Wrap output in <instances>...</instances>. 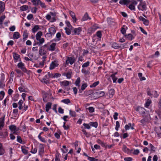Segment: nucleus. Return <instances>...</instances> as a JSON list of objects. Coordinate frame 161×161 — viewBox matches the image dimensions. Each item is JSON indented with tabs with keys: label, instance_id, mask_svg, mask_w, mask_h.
<instances>
[{
	"label": "nucleus",
	"instance_id": "nucleus-1",
	"mask_svg": "<svg viewBox=\"0 0 161 161\" xmlns=\"http://www.w3.org/2000/svg\"><path fill=\"white\" fill-rule=\"evenodd\" d=\"M48 50L47 49L45 45L41 47L39 49V54L40 56H42L43 59L46 58H47V54Z\"/></svg>",
	"mask_w": 161,
	"mask_h": 161
},
{
	"label": "nucleus",
	"instance_id": "nucleus-2",
	"mask_svg": "<svg viewBox=\"0 0 161 161\" xmlns=\"http://www.w3.org/2000/svg\"><path fill=\"white\" fill-rule=\"evenodd\" d=\"M44 45L48 51L52 52L55 50L56 43H53L50 44L49 43H47Z\"/></svg>",
	"mask_w": 161,
	"mask_h": 161
},
{
	"label": "nucleus",
	"instance_id": "nucleus-3",
	"mask_svg": "<svg viewBox=\"0 0 161 161\" xmlns=\"http://www.w3.org/2000/svg\"><path fill=\"white\" fill-rule=\"evenodd\" d=\"M9 129L10 130L13 132V134L15 135L18 134V131L19 130V128H17L15 125H11L9 126Z\"/></svg>",
	"mask_w": 161,
	"mask_h": 161
},
{
	"label": "nucleus",
	"instance_id": "nucleus-4",
	"mask_svg": "<svg viewBox=\"0 0 161 161\" xmlns=\"http://www.w3.org/2000/svg\"><path fill=\"white\" fill-rule=\"evenodd\" d=\"M138 8L140 10L144 11L146 9V6L145 3L140 2L139 4L138 5Z\"/></svg>",
	"mask_w": 161,
	"mask_h": 161
},
{
	"label": "nucleus",
	"instance_id": "nucleus-5",
	"mask_svg": "<svg viewBox=\"0 0 161 161\" xmlns=\"http://www.w3.org/2000/svg\"><path fill=\"white\" fill-rule=\"evenodd\" d=\"M13 57L14 58V61L16 63L18 61H21V59L20 58V56L16 53H13Z\"/></svg>",
	"mask_w": 161,
	"mask_h": 161
},
{
	"label": "nucleus",
	"instance_id": "nucleus-6",
	"mask_svg": "<svg viewBox=\"0 0 161 161\" xmlns=\"http://www.w3.org/2000/svg\"><path fill=\"white\" fill-rule=\"evenodd\" d=\"M75 61V60L74 57H68L66 61V64L67 65L69 64L72 65Z\"/></svg>",
	"mask_w": 161,
	"mask_h": 161
},
{
	"label": "nucleus",
	"instance_id": "nucleus-7",
	"mask_svg": "<svg viewBox=\"0 0 161 161\" xmlns=\"http://www.w3.org/2000/svg\"><path fill=\"white\" fill-rule=\"evenodd\" d=\"M81 31L82 28L80 27L74 28L72 31V33H73L72 35H79Z\"/></svg>",
	"mask_w": 161,
	"mask_h": 161
},
{
	"label": "nucleus",
	"instance_id": "nucleus-8",
	"mask_svg": "<svg viewBox=\"0 0 161 161\" xmlns=\"http://www.w3.org/2000/svg\"><path fill=\"white\" fill-rule=\"evenodd\" d=\"M58 62L56 61H53L50 64L49 69L52 70L54 69L55 67L58 66Z\"/></svg>",
	"mask_w": 161,
	"mask_h": 161
},
{
	"label": "nucleus",
	"instance_id": "nucleus-9",
	"mask_svg": "<svg viewBox=\"0 0 161 161\" xmlns=\"http://www.w3.org/2000/svg\"><path fill=\"white\" fill-rule=\"evenodd\" d=\"M17 66L18 68L20 69L24 72H25L26 70L25 66L24 64L21 62L18 64Z\"/></svg>",
	"mask_w": 161,
	"mask_h": 161
},
{
	"label": "nucleus",
	"instance_id": "nucleus-10",
	"mask_svg": "<svg viewBox=\"0 0 161 161\" xmlns=\"http://www.w3.org/2000/svg\"><path fill=\"white\" fill-rule=\"evenodd\" d=\"M41 81L46 84H47L49 82V78L46 74L44 76Z\"/></svg>",
	"mask_w": 161,
	"mask_h": 161
},
{
	"label": "nucleus",
	"instance_id": "nucleus-11",
	"mask_svg": "<svg viewBox=\"0 0 161 161\" xmlns=\"http://www.w3.org/2000/svg\"><path fill=\"white\" fill-rule=\"evenodd\" d=\"M28 36V31L26 30H25L23 32V41L24 42L25 41L27 38Z\"/></svg>",
	"mask_w": 161,
	"mask_h": 161
},
{
	"label": "nucleus",
	"instance_id": "nucleus-12",
	"mask_svg": "<svg viewBox=\"0 0 161 161\" xmlns=\"http://www.w3.org/2000/svg\"><path fill=\"white\" fill-rule=\"evenodd\" d=\"M139 19L141 21H142L144 24L146 25H148L149 24V21L142 16H140L139 17Z\"/></svg>",
	"mask_w": 161,
	"mask_h": 161
},
{
	"label": "nucleus",
	"instance_id": "nucleus-13",
	"mask_svg": "<svg viewBox=\"0 0 161 161\" xmlns=\"http://www.w3.org/2000/svg\"><path fill=\"white\" fill-rule=\"evenodd\" d=\"M8 132L5 131L4 132H0V137L6 138L8 136Z\"/></svg>",
	"mask_w": 161,
	"mask_h": 161
},
{
	"label": "nucleus",
	"instance_id": "nucleus-14",
	"mask_svg": "<svg viewBox=\"0 0 161 161\" xmlns=\"http://www.w3.org/2000/svg\"><path fill=\"white\" fill-rule=\"evenodd\" d=\"M69 13L73 19L74 22H75L76 21L77 19L75 17V13L71 11H69Z\"/></svg>",
	"mask_w": 161,
	"mask_h": 161
},
{
	"label": "nucleus",
	"instance_id": "nucleus-15",
	"mask_svg": "<svg viewBox=\"0 0 161 161\" xmlns=\"http://www.w3.org/2000/svg\"><path fill=\"white\" fill-rule=\"evenodd\" d=\"M130 2V0H121L119 1V3L121 4L126 5L127 6Z\"/></svg>",
	"mask_w": 161,
	"mask_h": 161
},
{
	"label": "nucleus",
	"instance_id": "nucleus-16",
	"mask_svg": "<svg viewBox=\"0 0 161 161\" xmlns=\"http://www.w3.org/2000/svg\"><path fill=\"white\" fill-rule=\"evenodd\" d=\"M96 25H94L92 27L89 28L88 30V33L92 34L97 29V28L96 27Z\"/></svg>",
	"mask_w": 161,
	"mask_h": 161
},
{
	"label": "nucleus",
	"instance_id": "nucleus-17",
	"mask_svg": "<svg viewBox=\"0 0 161 161\" xmlns=\"http://www.w3.org/2000/svg\"><path fill=\"white\" fill-rule=\"evenodd\" d=\"M72 75V72L71 70L69 71L67 73H64L63 74V75L65 76L68 79L71 78Z\"/></svg>",
	"mask_w": 161,
	"mask_h": 161
},
{
	"label": "nucleus",
	"instance_id": "nucleus-18",
	"mask_svg": "<svg viewBox=\"0 0 161 161\" xmlns=\"http://www.w3.org/2000/svg\"><path fill=\"white\" fill-rule=\"evenodd\" d=\"M136 110L138 111L141 114H143L145 113V109L143 108L138 107L136 109Z\"/></svg>",
	"mask_w": 161,
	"mask_h": 161
},
{
	"label": "nucleus",
	"instance_id": "nucleus-19",
	"mask_svg": "<svg viewBox=\"0 0 161 161\" xmlns=\"http://www.w3.org/2000/svg\"><path fill=\"white\" fill-rule=\"evenodd\" d=\"M48 32L54 35L56 32V30L54 26H53L49 28L48 29Z\"/></svg>",
	"mask_w": 161,
	"mask_h": 161
},
{
	"label": "nucleus",
	"instance_id": "nucleus-20",
	"mask_svg": "<svg viewBox=\"0 0 161 161\" xmlns=\"http://www.w3.org/2000/svg\"><path fill=\"white\" fill-rule=\"evenodd\" d=\"M125 45L126 44H120V46H119L116 43H114L113 44V46L114 48L117 49L119 47H124Z\"/></svg>",
	"mask_w": 161,
	"mask_h": 161
},
{
	"label": "nucleus",
	"instance_id": "nucleus-21",
	"mask_svg": "<svg viewBox=\"0 0 161 161\" xmlns=\"http://www.w3.org/2000/svg\"><path fill=\"white\" fill-rule=\"evenodd\" d=\"M89 19L90 20L91 19V18L89 17L88 14L87 13H86L84 16H83L81 21H84L87 20L88 19Z\"/></svg>",
	"mask_w": 161,
	"mask_h": 161
},
{
	"label": "nucleus",
	"instance_id": "nucleus-22",
	"mask_svg": "<svg viewBox=\"0 0 161 161\" xmlns=\"http://www.w3.org/2000/svg\"><path fill=\"white\" fill-rule=\"evenodd\" d=\"M60 84L61 86L65 87L69 85V82L67 80H64L60 82Z\"/></svg>",
	"mask_w": 161,
	"mask_h": 161
},
{
	"label": "nucleus",
	"instance_id": "nucleus-23",
	"mask_svg": "<svg viewBox=\"0 0 161 161\" xmlns=\"http://www.w3.org/2000/svg\"><path fill=\"white\" fill-rule=\"evenodd\" d=\"M44 147L42 144H40L39 145V153L40 154H42L44 152Z\"/></svg>",
	"mask_w": 161,
	"mask_h": 161
},
{
	"label": "nucleus",
	"instance_id": "nucleus-24",
	"mask_svg": "<svg viewBox=\"0 0 161 161\" xmlns=\"http://www.w3.org/2000/svg\"><path fill=\"white\" fill-rule=\"evenodd\" d=\"M27 147H26L25 146H23L21 147V151L22 152L25 154H26L28 153V150L26 149Z\"/></svg>",
	"mask_w": 161,
	"mask_h": 161
},
{
	"label": "nucleus",
	"instance_id": "nucleus-25",
	"mask_svg": "<svg viewBox=\"0 0 161 161\" xmlns=\"http://www.w3.org/2000/svg\"><path fill=\"white\" fill-rule=\"evenodd\" d=\"M5 150L2 144L0 143V155H2L4 153Z\"/></svg>",
	"mask_w": 161,
	"mask_h": 161
},
{
	"label": "nucleus",
	"instance_id": "nucleus-26",
	"mask_svg": "<svg viewBox=\"0 0 161 161\" xmlns=\"http://www.w3.org/2000/svg\"><path fill=\"white\" fill-rule=\"evenodd\" d=\"M41 59L42 61L40 62L38 64L40 66H41V68H42L44 66V64L46 63L45 62H46V58L43 59V58H42Z\"/></svg>",
	"mask_w": 161,
	"mask_h": 161
},
{
	"label": "nucleus",
	"instance_id": "nucleus-27",
	"mask_svg": "<svg viewBox=\"0 0 161 161\" xmlns=\"http://www.w3.org/2000/svg\"><path fill=\"white\" fill-rule=\"evenodd\" d=\"M5 4L3 2L0 1V9L1 12H3L4 10Z\"/></svg>",
	"mask_w": 161,
	"mask_h": 161
},
{
	"label": "nucleus",
	"instance_id": "nucleus-28",
	"mask_svg": "<svg viewBox=\"0 0 161 161\" xmlns=\"http://www.w3.org/2000/svg\"><path fill=\"white\" fill-rule=\"evenodd\" d=\"M52 103L50 102L47 103L46 105V112H48L49 109L51 108Z\"/></svg>",
	"mask_w": 161,
	"mask_h": 161
},
{
	"label": "nucleus",
	"instance_id": "nucleus-29",
	"mask_svg": "<svg viewBox=\"0 0 161 161\" xmlns=\"http://www.w3.org/2000/svg\"><path fill=\"white\" fill-rule=\"evenodd\" d=\"M40 29L39 26L35 25L34 27L32 29L31 31L33 33H35Z\"/></svg>",
	"mask_w": 161,
	"mask_h": 161
},
{
	"label": "nucleus",
	"instance_id": "nucleus-30",
	"mask_svg": "<svg viewBox=\"0 0 161 161\" xmlns=\"http://www.w3.org/2000/svg\"><path fill=\"white\" fill-rule=\"evenodd\" d=\"M42 35V33L41 31H39L36 35V38L37 40H39L41 38V36Z\"/></svg>",
	"mask_w": 161,
	"mask_h": 161
},
{
	"label": "nucleus",
	"instance_id": "nucleus-31",
	"mask_svg": "<svg viewBox=\"0 0 161 161\" xmlns=\"http://www.w3.org/2000/svg\"><path fill=\"white\" fill-rule=\"evenodd\" d=\"M107 21L109 25H115V23L113 20V19L110 18H108L107 19Z\"/></svg>",
	"mask_w": 161,
	"mask_h": 161
},
{
	"label": "nucleus",
	"instance_id": "nucleus-32",
	"mask_svg": "<svg viewBox=\"0 0 161 161\" xmlns=\"http://www.w3.org/2000/svg\"><path fill=\"white\" fill-rule=\"evenodd\" d=\"M20 37L19 33L18 32H14L13 35V38L14 39H18Z\"/></svg>",
	"mask_w": 161,
	"mask_h": 161
},
{
	"label": "nucleus",
	"instance_id": "nucleus-33",
	"mask_svg": "<svg viewBox=\"0 0 161 161\" xmlns=\"http://www.w3.org/2000/svg\"><path fill=\"white\" fill-rule=\"evenodd\" d=\"M80 77H78L77 79L76 80L75 84V85L76 86H78V87H80Z\"/></svg>",
	"mask_w": 161,
	"mask_h": 161
},
{
	"label": "nucleus",
	"instance_id": "nucleus-34",
	"mask_svg": "<svg viewBox=\"0 0 161 161\" xmlns=\"http://www.w3.org/2000/svg\"><path fill=\"white\" fill-rule=\"evenodd\" d=\"M40 1V0H31V1L33 5L35 6L39 5Z\"/></svg>",
	"mask_w": 161,
	"mask_h": 161
},
{
	"label": "nucleus",
	"instance_id": "nucleus-35",
	"mask_svg": "<svg viewBox=\"0 0 161 161\" xmlns=\"http://www.w3.org/2000/svg\"><path fill=\"white\" fill-rule=\"evenodd\" d=\"M96 94L99 97L103 96L105 95V93L103 92L102 91L97 92L96 93Z\"/></svg>",
	"mask_w": 161,
	"mask_h": 161
},
{
	"label": "nucleus",
	"instance_id": "nucleus-36",
	"mask_svg": "<svg viewBox=\"0 0 161 161\" xmlns=\"http://www.w3.org/2000/svg\"><path fill=\"white\" fill-rule=\"evenodd\" d=\"M152 95H153L154 97L156 98L158 96L159 94L157 91H154L152 92Z\"/></svg>",
	"mask_w": 161,
	"mask_h": 161
},
{
	"label": "nucleus",
	"instance_id": "nucleus-37",
	"mask_svg": "<svg viewBox=\"0 0 161 161\" xmlns=\"http://www.w3.org/2000/svg\"><path fill=\"white\" fill-rule=\"evenodd\" d=\"M138 75L140 80L142 81L146 80V78L142 76V73H139Z\"/></svg>",
	"mask_w": 161,
	"mask_h": 161
},
{
	"label": "nucleus",
	"instance_id": "nucleus-38",
	"mask_svg": "<svg viewBox=\"0 0 161 161\" xmlns=\"http://www.w3.org/2000/svg\"><path fill=\"white\" fill-rule=\"evenodd\" d=\"M28 8V6L26 5H23L20 7V9L23 11L27 10Z\"/></svg>",
	"mask_w": 161,
	"mask_h": 161
},
{
	"label": "nucleus",
	"instance_id": "nucleus-39",
	"mask_svg": "<svg viewBox=\"0 0 161 161\" xmlns=\"http://www.w3.org/2000/svg\"><path fill=\"white\" fill-rule=\"evenodd\" d=\"M85 95L86 96H88L89 95L92 94L93 92L92 90L86 91L85 92Z\"/></svg>",
	"mask_w": 161,
	"mask_h": 161
},
{
	"label": "nucleus",
	"instance_id": "nucleus-40",
	"mask_svg": "<svg viewBox=\"0 0 161 161\" xmlns=\"http://www.w3.org/2000/svg\"><path fill=\"white\" fill-rule=\"evenodd\" d=\"M97 142L98 143L100 144L102 147H104L105 146V143L100 140L98 139L97 140Z\"/></svg>",
	"mask_w": 161,
	"mask_h": 161
},
{
	"label": "nucleus",
	"instance_id": "nucleus-41",
	"mask_svg": "<svg viewBox=\"0 0 161 161\" xmlns=\"http://www.w3.org/2000/svg\"><path fill=\"white\" fill-rule=\"evenodd\" d=\"M14 75V73L13 71H12L10 75L9 81H12L13 80V78Z\"/></svg>",
	"mask_w": 161,
	"mask_h": 161
},
{
	"label": "nucleus",
	"instance_id": "nucleus-42",
	"mask_svg": "<svg viewBox=\"0 0 161 161\" xmlns=\"http://www.w3.org/2000/svg\"><path fill=\"white\" fill-rule=\"evenodd\" d=\"M126 37L129 40H132L134 38L133 36L130 34L126 35Z\"/></svg>",
	"mask_w": 161,
	"mask_h": 161
},
{
	"label": "nucleus",
	"instance_id": "nucleus-43",
	"mask_svg": "<svg viewBox=\"0 0 161 161\" xmlns=\"http://www.w3.org/2000/svg\"><path fill=\"white\" fill-rule=\"evenodd\" d=\"M38 41H39V42H37V44L40 46L42 45L45 41V40L43 38H40L39 39V40Z\"/></svg>",
	"mask_w": 161,
	"mask_h": 161
},
{
	"label": "nucleus",
	"instance_id": "nucleus-44",
	"mask_svg": "<svg viewBox=\"0 0 161 161\" xmlns=\"http://www.w3.org/2000/svg\"><path fill=\"white\" fill-rule=\"evenodd\" d=\"M69 114L70 115H71L72 117H75L76 115L75 112L71 110L69 111Z\"/></svg>",
	"mask_w": 161,
	"mask_h": 161
},
{
	"label": "nucleus",
	"instance_id": "nucleus-45",
	"mask_svg": "<svg viewBox=\"0 0 161 161\" xmlns=\"http://www.w3.org/2000/svg\"><path fill=\"white\" fill-rule=\"evenodd\" d=\"M110 77H112L114 83L116 82L117 78L115 77V74H112L110 75Z\"/></svg>",
	"mask_w": 161,
	"mask_h": 161
},
{
	"label": "nucleus",
	"instance_id": "nucleus-46",
	"mask_svg": "<svg viewBox=\"0 0 161 161\" xmlns=\"http://www.w3.org/2000/svg\"><path fill=\"white\" fill-rule=\"evenodd\" d=\"M122 149L124 152L126 153H128L129 151V149L125 145H124L122 147Z\"/></svg>",
	"mask_w": 161,
	"mask_h": 161
},
{
	"label": "nucleus",
	"instance_id": "nucleus-47",
	"mask_svg": "<svg viewBox=\"0 0 161 161\" xmlns=\"http://www.w3.org/2000/svg\"><path fill=\"white\" fill-rule=\"evenodd\" d=\"M89 124L91 126H94L95 128L97 127V122H90Z\"/></svg>",
	"mask_w": 161,
	"mask_h": 161
},
{
	"label": "nucleus",
	"instance_id": "nucleus-48",
	"mask_svg": "<svg viewBox=\"0 0 161 161\" xmlns=\"http://www.w3.org/2000/svg\"><path fill=\"white\" fill-rule=\"evenodd\" d=\"M125 26V25H123V27L121 28L120 30L121 32L123 35H125L126 33V30L124 28V27Z\"/></svg>",
	"mask_w": 161,
	"mask_h": 161
},
{
	"label": "nucleus",
	"instance_id": "nucleus-49",
	"mask_svg": "<svg viewBox=\"0 0 161 161\" xmlns=\"http://www.w3.org/2000/svg\"><path fill=\"white\" fill-rule=\"evenodd\" d=\"M129 8L131 10H135V6L133 4H130L129 7Z\"/></svg>",
	"mask_w": 161,
	"mask_h": 161
},
{
	"label": "nucleus",
	"instance_id": "nucleus-50",
	"mask_svg": "<svg viewBox=\"0 0 161 161\" xmlns=\"http://www.w3.org/2000/svg\"><path fill=\"white\" fill-rule=\"evenodd\" d=\"M62 102L66 103V104H68L69 103H70V100L69 99H63L62 100Z\"/></svg>",
	"mask_w": 161,
	"mask_h": 161
},
{
	"label": "nucleus",
	"instance_id": "nucleus-51",
	"mask_svg": "<svg viewBox=\"0 0 161 161\" xmlns=\"http://www.w3.org/2000/svg\"><path fill=\"white\" fill-rule=\"evenodd\" d=\"M5 95V93L4 91H2L0 92V100H1L3 98Z\"/></svg>",
	"mask_w": 161,
	"mask_h": 161
},
{
	"label": "nucleus",
	"instance_id": "nucleus-52",
	"mask_svg": "<svg viewBox=\"0 0 161 161\" xmlns=\"http://www.w3.org/2000/svg\"><path fill=\"white\" fill-rule=\"evenodd\" d=\"M90 62L87 61L86 62L84 63L82 65V68L87 67H88L90 64Z\"/></svg>",
	"mask_w": 161,
	"mask_h": 161
},
{
	"label": "nucleus",
	"instance_id": "nucleus-53",
	"mask_svg": "<svg viewBox=\"0 0 161 161\" xmlns=\"http://www.w3.org/2000/svg\"><path fill=\"white\" fill-rule=\"evenodd\" d=\"M99 81L95 82L93 83L92 85L90 86V87L91 88L97 86L99 84Z\"/></svg>",
	"mask_w": 161,
	"mask_h": 161
},
{
	"label": "nucleus",
	"instance_id": "nucleus-54",
	"mask_svg": "<svg viewBox=\"0 0 161 161\" xmlns=\"http://www.w3.org/2000/svg\"><path fill=\"white\" fill-rule=\"evenodd\" d=\"M5 79V77L4 75H2L1 76V78L0 79V86L4 82Z\"/></svg>",
	"mask_w": 161,
	"mask_h": 161
},
{
	"label": "nucleus",
	"instance_id": "nucleus-55",
	"mask_svg": "<svg viewBox=\"0 0 161 161\" xmlns=\"http://www.w3.org/2000/svg\"><path fill=\"white\" fill-rule=\"evenodd\" d=\"M151 103V100L149 99H148L145 103V107L147 108L150 105Z\"/></svg>",
	"mask_w": 161,
	"mask_h": 161
},
{
	"label": "nucleus",
	"instance_id": "nucleus-56",
	"mask_svg": "<svg viewBox=\"0 0 161 161\" xmlns=\"http://www.w3.org/2000/svg\"><path fill=\"white\" fill-rule=\"evenodd\" d=\"M39 5H40L42 8H45L47 7L45 5V3L42 2L41 0L39 3Z\"/></svg>",
	"mask_w": 161,
	"mask_h": 161
},
{
	"label": "nucleus",
	"instance_id": "nucleus-57",
	"mask_svg": "<svg viewBox=\"0 0 161 161\" xmlns=\"http://www.w3.org/2000/svg\"><path fill=\"white\" fill-rule=\"evenodd\" d=\"M38 138L39 140L42 142H46V141L45 140V139L43 137H42L40 135H39L38 136Z\"/></svg>",
	"mask_w": 161,
	"mask_h": 161
},
{
	"label": "nucleus",
	"instance_id": "nucleus-58",
	"mask_svg": "<svg viewBox=\"0 0 161 161\" xmlns=\"http://www.w3.org/2000/svg\"><path fill=\"white\" fill-rule=\"evenodd\" d=\"M87 86V84L86 83H85L83 84L81 86V90H84L86 87Z\"/></svg>",
	"mask_w": 161,
	"mask_h": 161
},
{
	"label": "nucleus",
	"instance_id": "nucleus-59",
	"mask_svg": "<svg viewBox=\"0 0 161 161\" xmlns=\"http://www.w3.org/2000/svg\"><path fill=\"white\" fill-rule=\"evenodd\" d=\"M17 141L20 143H22V141L21 137L19 136H17Z\"/></svg>",
	"mask_w": 161,
	"mask_h": 161
},
{
	"label": "nucleus",
	"instance_id": "nucleus-60",
	"mask_svg": "<svg viewBox=\"0 0 161 161\" xmlns=\"http://www.w3.org/2000/svg\"><path fill=\"white\" fill-rule=\"evenodd\" d=\"M56 37L58 41L60 40L61 38V34L60 32H58L56 35Z\"/></svg>",
	"mask_w": 161,
	"mask_h": 161
},
{
	"label": "nucleus",
	"instance_id": "nucleus-61",
	"mask_svg": "<svg viewBox=\"0 0 161 161\" xmlns=\"http://www.w3.org/2000/svg\"><path fill=\"white\" fill-rule=\"evenodd\" d=\"M53 36V35L49 32L48 33H47L45 35V37L47 38H49L52 37Z\"/></svg>",
	"mask_w": 161,
	"mask_h": 161
},
{
	"label": "nucleus",
	"instance_id": "nucleus-62",
	"mask_svg": "<svg viewBox=\"0 0 161 161\" xmlns=\"http://www.w3.org/2000/svg\"><path fill=\"white\" fill-rule=\"evenodd\" d=\"M63 147L64 148V149H62L63 152L64 153H67L68 151V149L66 148V147L65 145H63Z\"/></svg>",
	"mask_w": 161,
	"mask_h": 161
},
{
	"label": "nucleus",
	"instance_id": "nucleus-63",
	"mask_svg": "<svg viewBox=\"0 0 161 161\" xmlns=\"http://www.w3.org/2000/svg\"><path fill=\"white\" fill-rule=\"evenodd\" d=\"M65 30L66 33L68 35H69L71 34V31L68 28L66 27L65 28Z\"/></svg>",
	"mask_w": 161,
	"mask_h": 161
},
{
	"label": "nucleus",
	"instance_id": "nucleus-64",
	"mask_svg": "<svg viewBox=\"0 0 161 161\" xmlns=\"http://www.w3.org/2000/svg\"><path fill=\"white\" fill-rule=\"evenodd\" d=\"M20 130L23 132H25L26 130V128L25 125L21 126Z\"/></svg>",
	"mask_w": 161,
	"mask_h": 161
}]
</instances>
